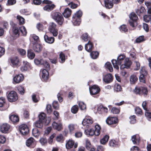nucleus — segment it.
Instances as JSON below:
<instances>
[{
  "label": "nucleus",
  "instance_id": "obj_1",
  "mask_svg": "<svg viewBox=\"0 0 151 151\" xmlns=\"http://www.w3.org/2000/svg\"><path fill=\"white\" fill-rule=\"evenodd\" d=\"M124 61V64H122L120 66V69L129 68L132 64V62L128 58H125L124 55H119L117 58V60L113 59L111 60L112 63L114 68L118 70L119 69V65H121L122 63Z\"/></svg>",
  "mask_w": 151,
  "mask_h": 151
},
{
  "label": "nucleus",
  "instance_id": "obj_2",
  "mask_svg": "<svg viewBox=\"0 0 151 151\" xmlns=\"http://www.w3.org/2000/svg\"><path fill=\"white\" fill-rule=\"evenodd\" d=\"M82 15V12L81 11L77 12L73 17L72 22L75 25H79L81 22V17Z\"/></svg>",
  "mask_w": 151,
  "mask_h": 151
},
{
  "label": "nucleus",
  "instance_id": "obj_3",
  "mask_svg": "<svg viewBox=\"0 0 151 151\" xmlns=\"http://www.w3.org/2000/svg\"><path fill=\"white\" fill-rule=\"evenodd\" d=\"M52 17L56 22L60 25H62L64 21L63 16L59 12H55L52 14Z\"/></svg>",
  "mask_w": 151,
  "mask_h": 151
},
{
  "label": "nucleus",
  "instance_id": "obj_4",
  "mask_svg": "<svg viewBox=\"0 0 151 151\" xmlns=\"http://www.w3.org/2000/svg\"><path fill=\"white\" fill-rule=\"evenodd\" d=\"M95 131L92 129H90L87 130V132L89 135L92 136L93 135H95L96 136H98L99 135L101 129L100 126L99 125L97 124L95 126Z\"/></svg>",
  "mask_w": 151,
  "mask_h": 151
},
{
  "label": "nucleus",
  "instance_id": "obj_5",
  "mask_svg": "<svg viewBox=\"0 0 151 151\" xmlns=\"http://www.w3.org/2000/svg\"><path fill=\"white\" fill-rule=\"evenodd\" d=\"M134 91L136 94H143L145 96L147 94L148 91L145 87H136L134 90Z\"/></svg>",
  "mask_w": 151,
  "mask_h": 151
},
{
  "label": "nucleus",
  "instance_id": "obj_6",
  "mask_svg": "<svg viewBox=\"0 0 151 151\" xmlns=\"http://www.w3.org/2000/svg\"><path fill=\"white\" fill-rule=\"evenodd\" d=\"M42 2L44 4H48L43 8V9L49 12L53 10L55 7V5L53 4L50 5L52 4V2L49 0H44Z\"/></svg>",
  "mask_w": 151,
  "mask_h": 151
},
{
  "label": "nucleus",
  "instance_id": "obj_7",
  "mask_svg": "<svg viewBox=\"0 0 151 151\" xmlns=\"http://www.w3.org/2000/svg\"><path fill=\"white\" fill-rule=\"evenodd\" d=\"M130 20H129L130 25L132 27H134L137 24L136 20L137 19V17L134 13L132 12L129 15Z\"/></svg>",
  "mask_w": 151,
  "mask_h": 151
},
{
  "label": "nucleus",
  "instance_id": "obj_8",
  "mask_svg": "<svg viewBox=\"0 0 151 151\" xmlns=\"http://www.w3.org/2000/svg\"><path fill=\"white\" fill-rule=\"evenodd\" d=\"M7 98L9 101L12 102L17 101L18 99V97L15 91H11L8 94Z\"/></svg>",
  "mask_w": 151,
  "mask_h": 151
},
{
  "label": "nucleus",
  "instance_id": "obj_9",
  "mask_svg": "<svg viewBox=\"0 0 151 151\" xmlns=\"http://www.w3.org/2000/svg\"><path fill=\"white\" fill-rule=\"evenodd\" d=\"M56 25L54 22L50 23L49 28V30L54 36H56L58 34V30L56 29Z\"/></svg>",
  "mask_w": 151,
  "mask_h": 151
},
{
  "label": "nucleus",
  "instance_id": "obj_10",
  "mask_svg": "<svg viewBox=\"0 0 151 151\" xmlns=\"http://www.w3.org/2000/svg\"><path fill=\"white\" fill-rule=\"evenodd\" d=\"M34 62L36 65H43L47 69H49L50 68V65L46 61H44L43 59L39 60L37 59H35Z\"/></svg>",
  "mask_w": 151,
  "mask_h": 151
},
{
  "label": "nucleus",
  "instance_id": "obj_11",
  "mask_svg": "<svg viewBox=\"0 0 151 151\" xmlns=\"http://www.w3.org/2000/svg\"><path fill=\"white\" fill-rule=\"evenodd\" d=\"M19 129L21 133L23 135L27 134L29 132L28 127L26 124H22L19 126Z\"/></svg>",
  "mask_w": 151,
  "mask_h": 151
},
{
  "label": "nucleus",
  "instance_id": "obj_12",
  "mask_svg": "<svg viewBox=\"0 0 151 151\" xmlns=\"http://www.w3.org/2000/svg\"><path fill=\"white\" fill-rule=\"evenodd\" d=\"M39 119L42 121L46 125H48L50 122V118H46V115L44 113H41L39 116Z\"/></svg>",
  "mask_w": 151,
  "mask_h": 151
},
{
  "label": "nucleus",
  "instance_id": "obj_13",
  "mask_svg": "<svg viewBox=\"0 0 151 151\" xmlns=\"http://www.w3.org/2000/svg\"><path fill=\"white\" fill-rule=\"evenodd\" d=\"M117 121V118L116 117L109 116L106 120V122L108 124H112L116 123Z\"/></svg>",
  "mask_w": 151,
  "mask_h": 151
},
{
  "label": "nucleus",
  "instance_id": "obj_14",
  "mask_svg": "<svg viewBox=\"0 0 151 151\" xmlns=\"http://www.w3.org/2000/svg\"><path fill=\"white\" fill-rule=\"evenodd\" d=\"M89 91L91 95H95L99 92L100 89L97 86L94 85L89 88Z\"/></svg>",
  "mask_w": 151,
  "mask_h": 151
},
{
  "label": "nucleus",
  "instance_id": "obj_15",
  "mask_svg": "<svg viewBox=\"0 0 151 151\" xmlns=\"http://www.w3.org/2000/svg\"><path fill=\"white\" fill-rule=\"evenodd\" d=\"M33 48L35 52L39 53L41 51L42 46L38 42H34L33 44Z\"/></svg>",
  "mask_w": 151,
  "mask_h": 151
},
{
  "label": "nucleus",
  "instance_id": "obj_16",
  "mask_svg": "<svg viewBox=\"0 0 151 151\" xmlns=\"http://www.w3.org/2000/svg\"><path fill=\"white\" fill-rule=\"evenodd\" d=\"M24 77L22 74L16 75L13 78V81L16 83H19L23 81Z\"/></svg>",
  "mask_w": 151,
  "mask_h": 151
},
{
  "label": "nucleus",
  "instance_id": "obj_17",
  "mask_svg": "<svg viewBox=\"0 0 151 151\" xmlns=\"http://www.w3.org/2000/svg\"><path fill=\"white\" fill-rule=\"evenodd\" d=\"M10 128V126L7 123H4L0 126V129L1 131L3 133H6Z\"/></svg>",
  "mask_w": 151,
  "mask_h": 151
},
{
  "label": "nucleus",
  "instance_id": "obj_18",
  "mask_svg": "<svg viewBox=\"0 0 151 151\" xmlns=\"http://www.w3.org/2000/svg\"><path fill=\"white\" fill-rule=\"evenodd\" d=\"M103 80L105 83H109L112 81V76L110 73L107 74L103 78Z\"/></svg>",
  "mask_w": 151,
  "mask_h": 151
},
{
  "label": "nucleus",
  "instance_id": "obj_19",
  "mask_svg": "<svg viewBox=\"0 0 151 151\" xmlns=\"http://www.w3.org/2000/svg\"><path fill=\"white\" fill-rule=\"evenodd\" d=\"M52 126L54 129L58 131L61 130L62 128V124L60 122L58 123L54 122L52 124Z\"/></svg>",
  "mask_w": 151,
  "mask_h": 151
},
{
  "label": "nucleus",
  "instance_id": "obj_20",
  "mask_svg": "<svg viewBox=\"0 0 151 151\" xmlns=\"http://www.w3.org/2000/svg\"><path fill=\"white\" fill-rule=\"evenodd\" d=\"M92 123L93 121L91 118H86L83 120L82 124L83 126H88V124H91Z\"/></svg>",
  "mask_w": 151,
  "mask_h": 151
},
{
  "label": "nucleus",
  "instance_id": "obj_21",
  "mask_svg": "<svg viewBox=\"0 0 151 151\" xmlns=\"http://www.w3.org/2000/svg\"><path fill=\"white\" fill-rule=\"evenodd\" d=\"M74 142L71 139H69L65 144L66 148L68 149H71L74 145Z\"/></svg>",
  "mask_w": 151,
  "mask_h": 151
},
{
  "label": "nucleus",
  "instance_id": "obj_22",
  "mask_svg": "<svg viewBox=\"0 0 151 151\" xmlns=\"http://www.w3.org/2000/svg\"><path fill=\"white\" fill-rule=\"evenodd\" d=\"M35 142L34 139L32 137H30L26 141V144L28 147L31 146L33 147L34 146H32L34 145Z\"/></svg>",
  "mask_w": 151,
  "mask_h": 151
},
{
  "label": "nucleus",
  "instance_id": "obj_23",
  "mask_svg": "<svg viewBox=\"0 0 151 151\" xmlns=\"http://www.w3.org/2000/svg\"><path fill=\"white\" fill-rule=\"evenodd\" d=\"M44 39L46 42L49 44L52 43L54 41V38L52 37H49L47 35L44 36Z\"/></svg>",
  "mask_w": 151,
  "mask_h": 151
},
{
  "label": "nucleus",
  "instance_id": "obj_24",
  "mask_svg": "<svg viewBox=\"0 0 151 151\" xmlns=\"http://www.w3.org/2000/svg\"><path fill=\"white\" fill-rule=\"evenodd\" d=\"M92 47L93 44L90 41H89L88 43L85 45V49L88 52H90L92 50Z\"/></svg>",
  "mask_w": 151,
  "mask_h": 151
},
{
  "label": "nucleus",
  "instance_id": "obj_25",
  "mask_svg": "<svg viewBox=\"0 0 151 151\" xmlns=\"http://www.w3.org/2000/svg\"><path fill=\"white\" fill-rule=\"evenodd\" d=\"M71 12V10L69 8H67L65 10L63 14L65 17L68 18L70 16Z\"/></svg>",
  "mask_w": 151,
  "mask_h": 151
},
{
  "label": "nucleus",
  "instance_id": "obj_26",
  "mask_svg": "<svg viewBox=\"0 0 151 151\" xmlns=\"http://www.w3.org/2000/svg\"><path fill=\"white\" fill-rule=\"evenodd\" d=\"M24 65L22 66L21 70L22 71H24L27 70L29 67V63L26 61H23Z\"/></svg>",
  "mask_w": 151,
  "mask_h": 151
},
{
  "label": "nucleus",
  "instance_id": "obj_27",
  "mask_svg": "<svg viewBox=\"0 0 151 151\" xmlns=\"http://www.w3.org/2000/svg\"><path fill=\"white\" fill-rule=\"evenodd\" d=\"M105 5V7L108 9H110L113 6V2L111 3V1L109 0H104Z\"/></svg>",
  "mask_w": 151,
  "mask_h": 151
},
{
  "label": "nucleus",
  "instance_id": "obj_28",
  "mask_svg": "<svg viewBox=\"0 0 151 151\" xmlns=\"http://www.w3.org/2000/svg\"><path fill=\"white\" fill-rule=\"evenodd\" d=\"M9 119L13 123L18 122L19 120L18 116L14 115H11L9 117Z\"/></svg>",
  "mask_w": 151,
  "mask_h": 151
},
{
  "label": "nucleus",
  "instance_id": "obj_29",
  "mask_svg": "<svg viewBox=\"0 0 151 151\" xmlns=\"http://www.w3.org/2000/svg\"><path fill=\"white\" fill-rule=\"evenodd\" d=\"M35 55L31 49H29L27 50V57L30 59H33L35 57Z\"/></svg>",
  "mask_w": 151,
  "mask_h": 151
},
{
  "label": "nucleus",
  "instance_id": "obj_30",
  "mask_svg": "<svg viewBox=\"0 0 151 151\" xmlns=\"http://www.w3.org/2000/svg\"><path fill=\"white\" fill-rule=\"evenodd\" d=\"M137 80L138 78L135 75H133L130 76V81L131 83L134 84L137 82Z\"/></svg>",
  "mask_w": 151,
  "mask_h": 151
},
{
  "label": "nucleus",
  "instance_id": "obj_31",
  "mask_svg": "<svg viewBox=\"0 0 151 151\" xmlns=\"http://www.w3.org/2000/svg\"><path fill=\"white\" fill-rule=\"evenodd\" d=\"M49 76V73L45 69H43L42 70V77L44 80H47Z\"/></svg>",
  "mask_w": 151,
  "mask_h": 151
},
{
  "label": "nucleus",
  "instance_id": "obj_32",
  "mask_svg": "<svg viewBox=\"0 0 151 151\" xmlns=\"http://www.w3.org/2000/svg\"><path fill=\"white\" fill-rule=\"evenodd\" d=\"M131 140L134 144H137L139 143L140 139L136 137L135 135H133L131 138Z\"/></svg>",
  "mask_w": 151,
  "mask_h": 151
},
{
  "label": "nucleus",
  "instance_id": "obj_33",
  "mask_svg": "<svg viewBox=\"0 0 151 151\" xmlns=\"http://www.w3.org/2000/svg\"><path fill=\"white\" fill-rule=\"evenodd\" d=\"M11 62L14 65H16L18 64L19 59L17 57L12 58L10 59Z\"/></svg>",
  "mask_w": 151,
  "mask_h": 151
},
{
  "label": "nucleus",
  "instance_id": "obj_34",
  "mask_svg": "<svg viewBox=\"0 0 151 151\" xmlns=\"http://www.w3.org/2000/svg\"><path fill=\"white\" fill-rule=\"evenodd\" d=\"M145 11V9L142 6H141L140 8L136 10V12L138 15H140L141 14L143 13Z\"/></svg>",
  "mask_w": 151,
  "mask_h": 151
},
{
  "label": "nucleus",
  "instance_id": "obj_35",
  "mask_svg": "<svg viewBox=\"0 0 151 151\" xmlns=\"http://www.w3.org/2000/svg\"><path fill=\"white\" fill-rule=\"evenodd\" d=\"M109 138V137L107 135H105L101 140L100 142L101 144H104L107 142Z\"/></svg>",
  "mask_w": 151,
  "mask_h": 151
},
{
  "label": "nucleus",
  "instance_id": "obj_36",
  "mask_svg": "<svg viewBox=\"0 0 151 151\" xmlns=\"http://www.w3.org/2000/svg\"><path fill=\"white\" fill-rule=\"evenodd\" d=\"M32 133L33 135L36 137L38 136L40 134L39 131L36 128H34L32 129Z\"/></svg>",
  "mask_w": 151,
  "mask_h": 151
},
{
  "label": "nucleus",
  "instance_id": "obj_37",
  "mask_svg": "<svg viewBox=\"0 0 151 151\" xmlns=\"http://www.w3.org/2000/svg\"><path fill=\"white\" fill-rule=\"evenodd\" d=\"M105 67L106 68L109 69L110 72L113 71V68L111 63L109 62L106 63L105 65Z\"/></svg>",
  "mask_w": 151,
  "mask_h": 151
},
{
  "label": "nucleus",
  "instance_id": "obj_38",
  "mask_svg": "<svg viewBox=\"0 0 151 151\" xmlns=\"http://www.w3.org/2000/svg\"><path fill=\"white\" fill-rule=\"evenodd\" d=\"M43 122L40 119L39 121H36L35 123V125L36 127L39 128H41L43 126Z\"/></svg>",
  "mask_w": 151,
  "mask_h": 151
},
{
  "label": "nucleus",
  "instance_id": "obj_39",
  "mask_svg": "<svg viewBox=\"0 0 151 151\" xmlns=\"http://www.w3.org/2000/svg\"><path fill=\"white\" fill-rule=\"evenodd\" d=\"M99 53L98 52H92L90 53L91 58L93 59H96L98 56Z\"/></svg>",
  "mask_w": 151,
  "mask_h": 151
},
{
  "label": "nucleus",
  "instance_id": "obj_40",
  "mask_svg": "<svg viewBox=\"0 0 151 151\" xmlns=\"http://www.w3.org/2000/svg\"><path fill=\"white\" fill-rule=\"evenodd\" d=\"M17 18L20 24H22L24 23V19L20 15H17Z\"/></svg>",
  "mask_w": 151,
  "mask_h": 151
},
{
  "label": "nucleus",
  "instance_id": "obj_41",
  "mask_svg": "<svg viewBox=\"0 0 151 151\" xmlns=\"http://www.w3.org/2000/svg\"><path fill=\"white\" fill-rule=\"evenodd\" d=\"M13 31L14 34L16 37H17L19 36V29L17 27H14Z\"/></svg>",
  "mask_w": 151,
  "mask_h": 151
},
{
  "label": "nucleus",
  "instance_id": "obj_42",
  "mask_svg": "<svg viewBox=\"0 0 151 151\" xmlns=\"http://www.w3.org/2000/svg\"><path fill=\"white\" fill-rule=\"evenodd\" d=\"M78 105L79 107L81 110H84L86 109V105L82 102H80L79 103Z\"/></svg>",
  "mask_w": 151,
  "mask_h": 151
},
{
  "label": "nucleus",
  "instance_id": "obj_43",
  "mask_svg": "<svg viewBox=\"0 0 151 151\" xmlns=\"http://www.w3.org/2000/svg\"><path fill=\"white\" fill-rule=\"evenodd\" d=\"M114 89L116 91H119L121 90L122 88L121 86L119 84H116L114 86Z\"/></svg>",
  "mask_w": 151,
  "mask_h": 151
},
{
  "label": "nucleus",
  "instance_id": "obj_44",
  "mask_svg": "<svg viewBox=\"0 0 151 151\" xmlns=\"http://www.w3.org/2000/svg\"><path fill=\"white\" fill-rule=\"evenodd\" d=\"M17 89L20 93L21 94H24L25 92L24 87L22 86H19L17 87Z\"/></svg>",
  "mask_w": 151,
  "mask_h": 151
},
{
  "label": "nucleus",
  "instance_id": "obj_45",
  "mask_svg": "<svg viewBox=\"0 0 151 151\" xmlns=\"http://www.w3.org/2000/svg\"><path fill=\"white\" fill-rule=\"evenodd\" d=\"M60 62L61 63H63L65 60V55L62 52H61L60 54Z\"/></svg>",
  "mask_w": 151,
  "mask_h": 151
},
{
  "label": "nucleus",
  "instance_id": "obj_46",
  "mask_svg": "<svg viewBox=\"0 0 151 151\" xmlns=\"http://www.w3.org/2000/svg\"><path fill=\"white\" fill-rule=\"evenodd\" d=\"M19 29L23 35H26L27 34V31L24 27H21L19 28Z\"/></svg>",
  "mask_w": 151,
  "mask_h": 151
},
{
  "label": "nucleus",
  "instance_id": "obj_47",
  "mask_svg": "<svg viewBox=\"0 0 151 151\" xmlns=\"http://www.w3.org/2000/svg\"><path fill=\"white\" fill-rule=\"evenodd\" d=\"M78 110V107L77 105H74L71 108V112L74 113L75 114L76 113Z\"/></svg>",
  "mask_w": 151,
  "mask_h": 151
},
{
  "label": "nucleus",
  "instance_id": "obj_48",
  "mask_svg": "<svg viewBox=\"0 0 151 151\" xmlns=\"http://www.w3.org/2000/svg\"><path fill=\"white\" fill-rule=\"evenodd\" d=\"M86 147L88 150H89L91 147L90 142L88 139H86Z\"/></svg>",
  "mask_w": 151,
  "mask_h": 151
},
{
  "label": "nucleus",
  "instance_id": "obj_49",
  "mask_svg": "<svg viewBox=\"0 0 151 151\" xmlns=\"http://www.w3.org/2000/svg\"><path fill=\"white\" fill-rule=\"evenodd\" d=\"M5 103V99L3 97H0V107H2Z\"/></svg>",
  "mask_w": 151,
  "mask_h": 151
},
{
  "label": "nucleus",
  "instance_id": "obj_50",
  "mask_svg": "<svg viewBox=\"0 0 151 151\" xmlns=\"http://www.w3.org/2000/svg\"><path fill=\"white\" fill-rule=\"evenodd\" d=\"M144 40V36H141L139 37L138 38L136 39L135 42L136 43H139L142 42Z\"/></svg>",
  "mask_w": 151,
  "mask_h": 151
},
{
  "label": "nucleus",
  "instance_id": "obj_51",
  "mask_svg": "<svg viewBox=\"0 0 151 151\" xmlns=\"http://www.w3.org/2000/svg\"><path fill=\"white\" fill-rule=\"evenodd\" d=\"M141 75H143V76H145L147 74V72L145 68H141L140 70Z\"/></svg>",
  "mask_w": 151,
  "mask_h": 151
},
{
  "label": "nucleus",
  "instance_id": "obj_52",
  "mask_svg": "<svg viewBox=\"0 0 151 151\" xmlns=\"http://www.w3.org/2000/svg\"><path fill=\"white\" fill-rule=\"evenodd\" d=\"M135 118V116L134 115L131 116L129 117L130 119V123L133 124L136 122V120Z\"/></svg>",
  "mask_w": 151,
  "mask_h": 151
},
{
  "label": "nucleus",
  "instance_id": "obj_53",
  "mask_svg": "<svg viewBox=\"0 0 151 151\" xmlns=\"http://www.w3.org/2000/svg\"><path fill=\"white\" fill-rule=\"evenodd\" d=\"M111 111L114 114H118L119 113L120 110L118 109L113 107Z\"/></svg>",
  "mask_w": 151,
  "mask_h": 151
},
{
  "label": "nucleus",
  "instance_id": "obj_54",
  "mask_svg": "<svg viewBox=\"0 0 151 151\" xmlns=\"http://www.w3.org/2000/svg\"><path fill=\"white\" fill-rule=\"evenodd\" d=\"M52 106L55 109H59V105L57 101H54L52 103Z\"/></svg>",
  "mask_w": 151,
  "mask_h": 151
},
{
  "label": "nucleus",
  "instance_id": "obj_55",
  "mask_svg": "<svg viewBox=\"0 0 151 151\" xmlns=\"http://www.w3.org/2000/svg\"><path fill=\"white\" fill-rule=\"evenodd\" d=\"M145 115L149 121H151V113L147 111L145 113Z\"/></svg>",
  "mask_w": 151,
  "mask_h": 151
},
{
  "label": "nucleus",
  "instance_id": "obj_56",
  "mask_svg": "<svg viewBox=\"0 0 151 151\" xmlns=\"http://www.w3.org/2000/svg\"><path fill=\"white\" fill-rule=\"evenodd\" d=\"M88 36L87 33L84 34L82 36V39L85 41H86L88 39Z\"/></svg>",
  "mask_w": 151,
  "mask_h": 151
},
{
  "label": "nucleus",
  "instance_id": "obj_57",
  "mask_svg": "<svg viewBox=\"0 0 151 151\" xmlns=\"http://www.w3.org/2000/svg\"><path fill=\"white\" fill-rule=\"evenodd\" d=\"M56 140L58 142H62L63 140V137L62 134H60L57 136Z\"/></svg>",
  "mask_w": 151,
  "mask_h": 151
},
{
  "label": "nucleus",
  "instance_id": "obj_58",
  "mask_svg": "<svg viewBox=\"0 0 151 151\" xmlns=\"http://www.w3.org/2000/svg\"><path fill=\"white\" fill-rule=\"evenodd\" d=\"M109 143V145L111 147H116V142L115 140H111L110 141Z\"/></svg>",
  "mask_w": 151,
  "mask_h": 151
},
{
  "label": "nucleus",
  "instance_id": "obj_59",
  "mask_svg": "<svg viewBox=\"0 0 151 151\" xmlns=\"http://www.w3.org/2000/svg\"><path fill=\"white\" fill-rule=\"evenodd\" d=\"M32 38L36 42H38L39 41V37L38 36L35 35H32L31 36Z\"/></svg>",
  "mask_w": 151,
  "mask_h": 151
},
{
  "label": "nucleus",
  "instance_id": "obj_60",
  "mask_svg": "<svg viewBox=\"0 0 151 151\" xmlns=\"http://www.w3.org/2000/svg\"><path fill=\"white\" fill-rule=\"evenodd\" d=\"M32 99L33 101L35 103L39 101V99L36 97V95L34 94L32 95Z\"/></svg>",
  "mask_w": 151,
  "mask_h": 151
},
{
  "label": "nucleus",
  "instance_id": "obj_61",
  "mask_svg": "<svg viewBox=\"0 0 151 151\" xmlns=\"http://www.w3.org/2000/svg\"><path fill=\"white\" fill-rule=\"evenodd\" d=\"M5 52V49L0 46V58L4 54Z\"/></svg>",
  "mask_w": 151,
  "mask_h": 151
},
{
  "label": "nucleus",
  "instance_id": "obj_62",
  "mask_svg": "<svg viewBox=\"0 0 151 151\" xmlns=\"http://www.w3.org/2000/svg\"><path fill=\"white\" fill-rule=\"evenodd\" d=\"M40 141L42 145H44L46 144L47 142V139L45 138H41L40 140Z\"/></svg>",
  "mask_w": 151,
  "mask_h": 151
},
{
  "label": "nucleus",
  "instance_id": "obj_63",
  "mask_svg": "<svg viewBox=\"0 0 151 151\" xmlns=\"http://www.w3.org/2000/svg\"><path fill=\"white\" fill-rule=\"evenodd\" d=\"M68 128L70 132L73 131L74 129V125L72 124H70L68 126Z\"/></svg>",
  "mask_w": 151,
  "mask_h": 151
},
{
  "label": "nucleus",
  "instance_id": "obj_64",
  "mask_svg": "<svg viewBox=\"0 0 151 151\" xmlns=\"http://www.w3.org/2000/svg\"><path fill=\"white\" fill-rule=\"evenodd\" d=\"M143 29L146 32H148L149 31V28L148 27V25L145 24L144 23L143 24Z\"/></svg>",
  "mask_w": 151,
  "mask_h": 151
}]
</instances>
